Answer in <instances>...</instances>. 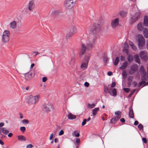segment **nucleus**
<instances>
[{
  "instance_id": "nucleus-1",
  "label": "nucleus",
  "mask_w": 148,
  "mask_h": 148,
  "mask_svg": "<svg viewBox=\"0 0 148 148\" xmlns=\"http://www.w3.org/2000/svg\"><path fill=\"white\" fill-rule=\"evenodd\" d=\"M96 38H90L88 40H86L81 44V47L79 53L80 56H82L85 52L86 49L88 50H91L94 45L96 40Z\"/></svg>"
},
{
  "instance_id": "nucleus-2",
  "label": "nucleus",
  "mask_w": 148,
  "mask_h": 148,
  "mask_svg": "<svg viewBox=\"0 0 148 148\" xmlns=\"http://www.w3.org/2000/svg\"><path fill=\"white\" fill-rule=\"evenodd\" d=\"M40 97V95H30L28 97L27 102L30 105H35L38 102Z\"/></svg>"
},
{
  "instance_id": "nucleus-3",
  "label": "nucleus",
  "mask_w": 148,
  "mask_h": 148,
  "mask_svg": "<svg viewBox=\"0 0 148 148\" xmlns=\"http://www.w3.org/2000/svg\"><path fill=\"white\" fill-rule=\"evenodd\" d=\"M136 39L138 42V46L140 49H142L145 45V39L142 35L138 34L136 35Z\"/></svg>"
},
{
  "instance_id": "nucleus-4",
  "label": "nucleus",
  "mask_w": 148,
  "mask_h": 148,
  "mask_svg": "<svg viewBox=\"0 0 148 148\" xmlns=\"http://www.w3.org/2000/svg\"><path fill=\"white\" fill-rule=\"evenodd\" d=\"M100 25L94 23L91 27L89 31L90 34H96L100 30Z\"/></svg>"
},
{
  "instance_id": "nucleus-5",
  "label": "nucleus",
  "mask_w": 148,
  "mask_h": 148,
  "mask_svg": "<svg viewBox=\"0 0 148 148\" xmlns=\"http://www.w3.org/2000/svg\"><path fill=\"white\" fill-rule=\"evenodd\" d=\"M75 0H66L64 3V7L68 9H71L75 5Z\"/></svg>"
},
{
  "instance_id": "nucleus-6",
  "label": "nucleus",
  "mask_w": 148,
  "mask_h": 148,
  "mask_svg": "<svg viewBox=\"0 0 148 148\" xmlns=\"http://www.w3.org/2000/svg\"><path fill=\"white\" fill-rule=\"evenodd\" d=\"M43 110L47 112L52 111L54 109V107L51 103H45L42 106Z\"/></svg>"
},
{
  "instance_id": "nucleus-7",
  "label": "nucleus",
  "mask_w": 148,
  "mask_h": 148,
  "mask_svg": "<svg viewBox=\"0 0 148 148\" xmlns=\"http://www.w3.org/2000/svg\"><path fill=\"white\" fill-rule=\"evenodd\" d=\"M10 32L8 30L5 31L3 33L2 40L4 43H6L9 40Z\"/></svg>"
},
{
  "instance_id": "nucleus-8",
  "label": "nucleus",
  "mask_w": 148,
  "mask_h": 148,
  "mask_svg": "<svg viewBox=\"0 0 148 148\" xmlns=\"http://www.w3.org/2000/svg\"><path fill=\"white\" fill-rule=\"evenodd\" d=\"M119 25V18H116L112 20L111 23V26L113 28H115Z\"/></svg>"
},
{
  "instance_id": "nucleus-9",
  "label": "nucleus",
  "mask_w": 148,
  "mask_h": 148,
  "mask_svg": "<svg viewBox=\"0 0 148 148\" xmlns=\"http://www.w3.org/2000/svg\"><path fill=\"white\" fill-rule=\"evenodd\" d=\"M138 69V66L137 64H135L132 65L130 68V70L129 71V73L130 75L134 74Z\"/></svg>"
},
{
  "instance_id": "nucleus-10",
  "label": "nucleus",
  "mask_w": 148,
  "mask_h": 148,
  "mask_svg": "<svg viewBox=\"0 0 148 148\" xmlns=\"http://www.w3.org/2000/svg\"><path fill=\"white\" fill-rule=\"evenodd\" d=\"M26 80L29 81L32 79L34 76L35 74L34 72H32L29 73H27L24 74Z\"/></svg>"
},
{
  "instance_id": "nucleus-11",
  "label": "nucleus",
  "mask_w": 148,
  "mask_h": 148,
  "mask_svg": "<svg viewBox=\"0 0 148 148\" xmlns=\"http://www.w3.org/2000/svg\"><path fill=\"white\" fill-rule=\"evenodd\" d=\"M104 91L106 92L107 91L110 95L112 96H116V90L115 88L109 90L108 88H105Z\"/></svg>"
},
{
  "instance_id": "nucleus-12",
  "label": "nucleus",
  "mask_w": 148,
  "mask_h": 148,
  "mask_svg": "<svg viewBox=\"0 0 148 148\" xmlns=\"http://www.w3.org/2000/svg\"><path fill=\"white\" fill-rule=\"evenodd\" d=\"M140 14V12H138L135 13L131 18V20L132 22L136 21L139 18Z\"/></svg>"
},
{
  "instance_id": "nucleus-13",
  "label": "nucleus",
  "mask_w": 148,
  "mask_h": 148,
  "mask_svg": "<svg viewBox=\"0 0 148 148\" xmlns=\"http://www.w3.org/2000/svg\"><path fill=\"white\" fill-rule=\"evenodd\" d=\"M28 10L30 11H31L34 9L35 7V5L33 1H30L29 2L28 5Z\"/></svg>"
},
{
  "instance_id": "nucleus-14",
  "label": "nucleus",
  "mask_w": 148,
  "mask_h": 148,
  "mask_svg": "<svg viewBox=\"0 0 148 148\" xmlns=\"http://www.w3.org/2000/svg\"><path fill=\"white\" fill-rule=\"evenodd\" d=\"M141 58L143 60H146L147 58V53L145 51H142L139 53Z\"/></svg>"
},
{
  "instance_id": "nucleus-15",
  "label": "nucleus",
  "mask_w": 148,
  "mask_h": 148,
  "mask_svg": "<svg viewBox=\"0 0 148 148\" xmlns=\"http://www.w3.org/2000/svg\"><path fill=\"white\" fill-rule=\"evenodd\" d=\"M139 71L142 77H145L146 75V72L143 66H140Z\"/></svg>"
},
{
  "instance_id": "nucleus-16",
  "label": "nucleus",
  "mask_w": 148,
  "mask_h": 148,
  "mask_svg": "<svg viewBox=\"0 0 148 148\" xmlns=\"http://www.w3.org/2000/svg\"><path fill=\"white\" fill-rule=\"evenodd\" d=\"M88 62V61L84 60L81 65V69L83 70L86 69L87 67Z\"/></svg>"
},
{
  "instance_id": "nucleus-17",
  "label": "nucleus",
  "mask_w": 148,
  "mask_h": 148,
  "mask_svg": "<svg viewBox=\"0 0 148 148\" xmlns=\"http://www.w3.org/2000/svg\"><path fill=\"white\" fill-rule=\"evenodd\" d=\"M10 28L12 29H15L16 28L17 26V23L16 21H13L10 23Z\"/></svg>"
},
{
  "instance_id": "nucleus-18",
  "label": "nucleus",
  "mask_w": 148,
  "mask_h": 148,
  "mask_svg": "<svg viewBox=\"0 0 148 148\" xmlns=\"http://www.w3.org/2000/svg\"><path fill=\"white\" fill-rule=\"evenodd\" d=\"M60 11L57 9H53L52 10L51 14L52 15L56 16L59 14Z\"/></svg>"
},
{
  "instance_id": "nucleus-19",
  "label": "nucleus",
  "mask_w": 148,
  "mask_h": 148,
  "mask_svg": "<svg viewBox=\"0 0 148 148\" xmlns=\"http://www.w3.org/2000/svg\"><path fill=\"white\" fill-rule=\"evenodd\" d=\"M144 25L142 23H139L137 25V29L139 31H142L144 27Z\"/></svg>"
},
{
  "instance_id": "nucleus-20",
  "label": "nucleus",
  "mask_w": 148,
  "mask_h": 148,
  "mask_svg": "<svg viewBox=\"0 0 148 148\" xmlns=\"http://www.w3.org/2000/svg\"><path fill=\"white\" fill-rule=\"evenodd\" d=\"M129 116L132 118H133L134 117L133 110L131 107H130L129 108Z\"/></svg>"
},
{
  "instance_id": "nucleus-21",
  "label": "nucleus",
  "mask_w": 148,
  "mask_h": 148,
  "mask_svg": "<svg viewBox=\"0 0 148 148\" xmlns=\"http://www.w3.org/2000/svg\"><path fill=\"white\" fill-rule=\"evenodd\" d=\"M129 44L134 50L136 51L137 49L136 46L132 41H129Z\"/></svg>"
},
{
  "instance_id": "nucleus-22",
  "label": "nucleus",
  "mask_w": 148,
  "mask_h": 148,
  "mask_svg": "<svg viewBox=\"0 0 148 148\" xmlns=\"http://www.w3.org/2000/svg\"><path fill=\"white\" fill-rule=\"evenodd\" d=\"M128 63L127 62H124L122 64V65L120 67V69H125L127 66H128Z\"/></svg>"
},
{
  "instance_id": "nucleus-23",
  "label": "nucleus",
  "mask_w": 148,
  "mask_h": 148,
  "mask_svg": "<svg viewBox=\"0 0 148 148\" xmlns=\"http://www.w3.org/2000/svg\"><path fill=\"white\" fill-rule=\"evenodd\" d=\"M99 110V108H96L92 110V114L91 115V116H95L97 112Z\"/></svg>"
},
{
  "instance_id": "nucleus-24",
  "label": "nucleus",
  "mask_w": 148,
  "mask_h": 148,
  "mask_svg": "<svg viewBox=\"0 0 148 148\" xmlns=\"http://www.w3.org/2000/svg\"><path fill=\"white\" fill-rule=\"evenodd\" d=\"M143 24L146 27H147L148 26V17L147 16H144Z\"/></svg>"
},
{
  "instance_id": "nucleus-25",
  "label": "nucleus",
  "mask_w": 148,
  "mask_h": 148,
  "mask_svg": "<svg viewBox=\"0 0 148 148\" xmlns=\"http://www.w3.org/2000/svg\"><path fill=\"white\" fill-rule=\"evenodd\" d=\"M143 34L145 38H148V29L147 28H145L144 29Z\"/></svg>"
},
{
  "instance_id": "nucleus-26",
  "label": "nucleus",
  "mask_w": 148,
  "mask_h": 148,
  "mask_svg": "<svg viewBox=\"0 0 148 148\" xmlns=\"http://www.w3.org/2000/svg\"><path fill=\"white\" fill-rule=\"evenodd\" d=\"M90 55L89 53H87L86 54L84 58V60L85 61H88H88L90 57Z\"/></svg>"
},
{
  "instance_id": "nucleus-27",
  "label": "nucleus",
  "mask_w": 148,
  "mask_h": 148,
  "mask_svg": "<svg viewBox=\"0 0 148 148\" xmlns=\"http://www.w3.org/2000/svg\"><path fill=\"white\" fill-rule=\"evenodd\" d=\"M18 139L21 141H25L26 140V138L23 136L19 135L18 136Z\"/></svg>"
},
{
  "instance_id": "nucleus-28",
  "label": "nucleus",
  "mask_w": 148,
  "mask_h": 148,
  "mask_svg": "<svg viewBox=\"0 0 148 148\" xmlns=\"http://www.w3.org/2000/svg\"><path fill=\"white\" fill-rule=\"evenodd\" d=\"M134 58L136 62L138 63H140V60L139 59V56L137 55H136L134 56Z\"/></svg>"
},
{
  "instance_id": "nucleus-29",
  "label": "nucleus",
  "mask_w": 148,
  "mask_h": 148,
  "mask_svg": "<svg viewBox=\"0 0 148 148\" xmlns=\"http://www.w3.org/2000/svg\"><path fill=\"white\" fill-rule=\"evenodd\" d=\"M68 117L69 119H73L76 118L75 116L73 115L71 113L69 114L68 115Z\"/></svg>"
},
{
  "instance_id": "nucleus-30",
  "label": "nucleus",
  "mask_w": 148,
  "mask_h": 148,
  "mask_svg": "<svg viewBox=\"0 0 148 148\" xmlns=\"http://www.w3.org/2000/svg\"><path fill=\"white\" fill-rule=\"evenodd\" d=\"M120 15L122 17H125L127 15V13L123 11H121L119 12Z\"/></svg>"
},
{
  "instance_id": "nucleus-31",
  "label": "nucleus",
  "mask_w": 148,
  "mask_h": 148,
  "mask_svg": "<svg viewBox=\"0 0 148 148\" xmlns=\"http://www.w3.org/2000/svg\"><path fill=\"white\" fill-rule=\"evenodd\" d=\"M72 135L75 137H78L79 136V134L77 131H75L72 133Z\"/></svg>"
},
{
  "instance_id": "nucleus-32",
  "label": "nucleus",
  "mask_w": 148,
  "mask_h": 148,
  "mask_svg": "<svg viewBox=\"0 0 148 148\" xmlns=\"http://www.w3.org/2000/svg\"><path fill=\"white\" fill-rule=\"evenodd\" d=\"M119 57H117L115 59V60L114 62V64L115 66L117 65L119 63Z\"/></svg>"
},
{
  "instance_id": "nucleus-33",
  "label": "nucleus",
  "mask_w": 148,
  "mask_h": 148,
  "mask_svg": "<svg viewBox=\"0 0 148 148\" xmlns=\"http://www.w3.org/2000/svg\"><path fill=\"white\" fill-rule=\"evenodd\" d=\"M73 33L71 32H70L67 34L66 36V38L68 39L71 37L73 35Z\"/></svg>"
},
{
  "instance_id": "nucleus-34",
  "label": "nucleus",
  "mask_w": 148,
  "mask_h": 148,
  "mask_svg": "<svg viewBox=\"0 0 148 148\" xmlns=\"http://www.w3.org/2000/svg\"><path fill=\"white\" fill-rule=\"evenodd\" d=\"M2 132L5 134H6L9 132V131L6 128H3L2 129Z\"/></svg>"
},
{
  "instance_id": "nucleus-35",
  "label": "nucleus",
  "mask_w": 148,
  "mask_h": 148,
  "mask_svg": "<svg viewBox=\"0 0 148 148\" xmlns=\"http://www.w3.org/2000/svg\"><path fill=\"white\" fill-rule=\"evenodd\" d=\"M122 75L123 78H126L127 76V72L125 70L123 71Z\"/></svg>"
},
{
  "instance_id": "nucleus-36",
  "label": "nucleus",
  "mask_w": 148,
  "mask_h": 148,
  "mask_svg": "<svg viewBox=\"0 0 148 148\" xmlns=\"http://www.w3.org/2000/svg\"><path fill=\"white\" fill-rule=\"evenodd\" d=\"M121 113V112H120L119 111H117L115 112V114L117 115V117L118 118V119L120 118V117H121V116L120 115Z\"/></svg>"
},
{
  "instance_id": "nucleus-37",
  "label": "nucleus",
  "mask_w": 148,
  "mask_h": 148,
  "mask_svg": "<svg viewBox=\"0 0 148 148\" xmlns=\"http://www.w3.org/2000/svg\"><path fill=\"white\" fill-rule=\"evenodd\" d=\"M95 106V104L94 103H92V104H90V103L88 104V107L90 108H94Z\"/></svg>"
},
{
  "instance_id": "nucleus-38",
  "label": "nucleus",
  "mask_w": 148,
  "mask_h": 148,
  "mask_svg": "<svg viewBox=\"0 0 148 148\" xmlns=\"http://www.w3.org/2000/svg\"><path fill=\"white\" fill-rule=\"evenodd\" d=\"M127 60L129 62H132L133 60L132 57L130 55L127 58Z\"/></svg>"
},
{
  "instance_id": "nucleus-39",
  "label": "nucleus",
  "mask_w": 148,
  "mask_h": 148,
  "mask_svg": "<svg viewBox=\"0 0 148 148\" xmlns=\"http://www.w3.org/2000/svg\"><path fill=\"white\" fill-rule=\"evenodd\" d=\"M22 123L23 124H27L29 123V121L27 119H24L22 121Z\"/></svg>"
},
{
  "instance_id": "nucleus-40",
  "label": "nucleus",
  "mask_w": 148,
  "mask_h": 148,
  "mask_svg": "<svg viewBox=\"0 0 148 148\" xmlns=\"http://www.w3.org/2000/svg\"><path fill=\"white\" fill-rule=\"evenodd\" d=\"M122 46L124 48L126 49L128 48V44L127 42H125L123 44Z\"/></svg>"
},
{
  "instance_id": "nucleus-41",
  "label": "nucleus",
  "mask_w": 148,
  "mask_h": 148,
  "mask_svg": "<svg viewBox=\"0 0 148 148\" xmlns=\"http://www.w3.org/2000/svg\"><path fill=\"white\" fill-rule=\"evenodd\" d=\"M77 32V29L76 27L74 26L73 27V29H72V33H73V34Z\"/></svg>"
},
{
  "instance_id": "nucleus-42",
  "label": "nucleus",
  "mask_w": 148,
  "mask_h": 148,
  "mask_svg": "<svg viewBox=\"0 0 148 148\" xmlns=\"http://www.w3.org/2000/svg\"><path fill=\"white\" fill-rule=\"evenodd\" d=\"M21 131L23 133L24 132L25 130V128L24 127H21L20 128Z\"/></svg>"
},
{
  "instance_id": "nucleus-43",
  "label": "nucleus",
  "mask_w": 148,
  "mask_h": 148,
  "mask_svg": "<svg viewBox=\"0 0 148 148\" xmlns=\"http://www.w3.org/2000/svg\"><path fill=\"white\" fill-rule=\"evenodd\" d=\"M145 81H142L141 82L138 84V87H140L143 84H145Z\"/></svg>"
},
{
  "instance_id": "nucleus-44",
  "label": "nucleus",
  "mask_w": 148,
  "mask_h": 148,
  "mask_svg": "<svg viewBox=\"0 0 148 148\" xmlns=\"http://www.w3.org/2000/svg\"><path fill=\"white\" fill-rule=\"evenodd\" d=\"M87 121V119H84L83 120V122L82 123V126H83L86 123V122Z\"/></svg>"
},
{
  "instance_id": "nucleus-45",
  "label": "nucleus",
  "mask_w": 148,
  "mask_h": 148,
  "mask_svg": "<svg viewBox=\"0 0 148 148\" xmlns=\"http://www.w3.org/2000/svg\"><path fill=\"white\" fill-rule=\"evenodd\" d=\"M138 127L140 130H141L143 128V126L141 124H140L138 126Z\"/></svg>"
},
{
  "instance_id": "nucleus-46",
  "label": "nucleus",
  "mask_w": 148,
  "mask_h": 148,
  "mask_svg": "<svg viewBox=\"0 0 148 148\" xmlns=\"http://www.w3.org/2000/svg\"><path fill=\"white\" fill-rule=\"evenodd\" d=\"M33 147V145L31 144H29L27 145L26 148H32Z\"/></svg>"
},
{
  "instance_id": "nucleus-47",
  "label": "nucleus",
  "mask_w": 148,
  "mask_h": 148,
  "mask_svg": "<svg viewBox=\"0 0 148 148\" xmlns=\"http://www.w3.org/2000/svg\"><path fill=\"white\" fill-rule=\"evenodd\" d=\"M123 90H125V91L127 92L128 93L129 92V91L130 90V89L129 88H125L123 89Z\"/></svg>"
},
{
  "instance_id": "nucleus-48",
  "label": "nucleus",
  "mask_w": 148,
  "mask_h": 148,
  "mask_svg": "<svg viewBox=\"0 0 148 148\" xmlns=\"http://www.w3.org/2000/svg\"><path fill=\"white\" fill-rule=\"evenodd\" d=\"M64 132L63 130H61L60 132H59L58 135L59 136H61L63 135L64 134Z\"/></svg>"
},
{
  "instance_id": "nucleus-49",
  "label": "nucleus",
  "mask_w": 148,
  "mask_h": 148,
  "mask_svg": "<svg viewBox=\"0 0 148 148\" xmlns=\"http://www.w3.org/2000/svg\"><path fill=\"white\" fill-rule=\"evenodd\" d=\"M142 140L143 142L145 143H147V140L145 138H143L142 139Z\"/></svg>"
},
{
  "instance_id": "nucleus-50",
  "label": "nucleus",
  "mask_w": 148,
  "mask_h": 148,
  "mask_svg": "<svg viewBox=\"0 0 148 148\" xmlns=\"http://www.w3.org/2000/svg\"><path fill=\"white\" fill-rule=\"evenodd\" d=\"M116 85V82H112L111 86V87H114Z\"/></svg>"
},
{
  "instance_id": "nucleus-51",
  "label": "nucleus",
  "mask_w": 148,
  "mask_h": 148,
  "mask_svg": "<svg viewBox=\"0 0 148 148\" xmlns=\"http://www.w3.org/2000/svg\"><path fill=\"white\" fill-rule=\"evenodd\" d=\"M47 80V78L46 77H44L42 78V81L43 82H45Z\"/></svg>"
},
{
  "instance_id": "nucleus-52",
  "label": "nucleus",
  "mask_w": 148,
  "mask_h": 148,
  "mask_svg": "<svg viewBox=\"0 0 148 148\" xmlns=\"http://www.w3.org/2000/svg\"><path fill=\"white\" fill-rule=\"evenodd\" d=\"M116 118H112L111 120V121H110V122L111 123H114V121H115V120H116Z\"/></svg>"
},
{
  "instance_id": "nucleus-53",
  "label": "nucleus",
  "mask_w": 148,
  "mask_h": 148,
  "mask_svg": "<svg viewBox=\"0 0 148 148\" xmlns=\"http://www.w3.org/2000/svg\"><path fill=\"white\" fill-rule=\"evenodd\" d=\"M125 57L122 56L120 57V59L121 61H124L125 60Z\"/></svg>"
},
{
  "instance_id": "nucleus-54",
  "label": "nucleus",
  "mask_w": 148,
  "mask_h": 148,
  "mask_svg": "<svg viewBox=\"0 0 148 148\" xmlns=\"http://www.w3.org/2000/svg\"><path fill=\"white\" fill-rule=\"evenodd\" d=\"M85 86L86 87H88L89 86V84L87 82H85L84 84Z\"/></svg>"
},
{
  "instance_id": "nucleus-55",
  "label": "nucleus",
  "mask_w": 148,
  "mask_h": 148,
  "mask_svg": "<svg viewBox=\"0 0 148 148\" xmlns=\"http://www.w3.org/2000/svg\"><path fill=\"white\" fill-rule=\"evenodd\" d=\"M135 91V90H134L132 91L131 92V93L129 95V97H131L132 95L134 93V92Z\"/></svg>"
},
{
  "instance_id": "nucleus-56",
  "label": "nucleus",
  "mask_w": 148,
  "mask_h": 148,
  "mask_svg": "<svg viewBox=\"0 0 148 148\" xmlns=\"http://www.w3.org/2000/svg\"><path fill=\"white\" fill-rule=\"evenodd\" d=\"M53 137V133L51 134L50 136L49 137V139L51 140L52 139Z\"/></svg>"
},
{
  "instance_id": "nucleus-57",
  "label": "nucleus",
  "mask_w": 148,
  "mask_h": 148,
  "mask_svg": "<svg viewBox=\"0 0 148 148\" xmlns=\"http://www.w3.org/2000/svg\"><path fill=\"white\" fill-rule=\"evenodd\" d=\"M19 117L21 119H23V115L21 113H19Z\"/></svg>"
},
{
  "instance_id": "nucleus-58",
  "label": "nucleus",
  "mask_w": 148,
  "mask_h": 148,
  "mask_svg": "<svg viewBox=\"0 0 148 148\" xmlns=\"http://www.w3.org/2000/svg\"><path fill=\"white\" fill-rule=\"evenodd\" d=\"M112 74V72L111 71H109L108 73V76H111Z\"/></svg>"
},
{
  "instance_id": "nucleus-59",
  "label": "nucleus",
  "mask_w": 148,
  "mask_h": 148,
  "mask_svg": "<svg viewBox=\"0 0 148 148\" xmlns=\"http://www.w3.org/2000/svg\"><path fill=\"white\" fill-rule=\"evenodd\" d=\"M120 121L121 122L124 123L125 122V120L124 118H122L120 119Z\"/></svg>"
},
{
  "instance_id": "nucleus-60",
  "label": "nucleus",
  "mask_w": 148,
  "mask_h": 148,
  "mask_svg": "<svg viewBox=\"0 0 148 148\" xmlns=\"http://www.w3.org/2000/svg\"><path fill=\"white\" fill-rule=\"evenodd\" d=\"M138 124V122L137 121H135L134 123V124L135 125H137Z\"/></svg>"
},
{
  "instance_id": "nucleus-61",
  "label": "nucleus",
  "mask_w": 148,
  "mask_h": 148,
  "mask_svg": "<svg viewBox=\"0 0 148 148\" xmlns=\"http://www.w3.org/2000/svg\"><path fill=\"white\" fill-rule=\"evenodd\" d=\"M80 141V140L79 138H77L76 140V142L77 143H79Z\"/></svg>"
},
{
  "instance_id": "nucleus-62",
  "label": "nucleus",
  "mask_w": 148,
  "mask_h": 148,
  "mask_svg": "<svg viewBox=\"0 0 148 148\" xmlns=\"http://www.w3.org/2000/svg\"><path fill=\"white\" fill-rule=\"evenodd\" d=\"M34 66V63L32 64L30 66V69H32Z\"/></svg>"
},
{
  "instance_id": "nucleus-63",
  "label": "nucleus",
  "mask_w": 148,
  "mask_h": 148,
  "mask_svg": "<svg viewBox=\"0 0 148 148\" xmlns=\"http://www.w3.org/2000/svg\"><path fill=\"white\" fill-rule=\"evenodd\" d=\"M4 125V123H0V127H2Z\"/></svg>"
},
{
  "instance_id": "nucleus-64",
  "label": "nucleus",
  "mask_w": 148,
  "mask_h": 148,
  "mask_svg": "<svg viewBox=\"0 0 148 148\" xmlns=\"http://www.w3.org/2000/svg\"><path fill=\"white\" fill-rule=\"evenodd\" d=\"M12 135V134L11 133H10L8 134V136L9 137H11Z\"/></svg>"
}]
</instances>
